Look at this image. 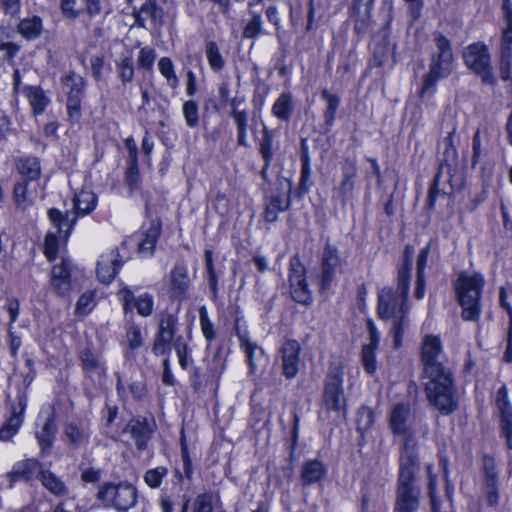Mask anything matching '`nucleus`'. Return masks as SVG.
I'll use <instances>...</instances> for the list:
<instances>
[{
	"mask_svg": "<svg viewBox=\"0 0 512 512\" xmlns=\"http://www.w3.org/2000/svg\"><path fill=\"white\" fill-rule=\"evenodd\" d=\"M410 265L408 262L399 270L396 290L385 287L378 295V315L381 319L392 322L391 332L396 347L400 345L401 334L407 323L406 299L410 283Z\"/></svg>",
	"mask_w": 512,
	"mask_h": 512,
	"instance_id": "1",
	"label": "nucleus"
},
{
	"mask_svg": "<svg viewBox=\"0 0 512 512\" xmlns=\"http://www.w3.org/2000/svg\"><path fill=\"white\" fill-rule=\"evenodd\" d=\"M418 469V457L414 445L407 440L400 457L397 497L394 512H416L419 507L420 490L414 483Z\"/></svg>",
	"mask_w": 512,
	"mask_h": 512,
	"instance_id": "2",
	"label": "nucleus"
},
{
	"mask_svg": "<svg viewBox=\"0 0 512 512\" xmlns=\"http://www.w3.org/2000/svg\"><path fill=\"white\" fill-rule=\"evenodd\" d=\"M435 49L430 56L429 71L423 78L419 96L424 98L431 95L437 82L448 78L454 70V55L450 40L443 34H433Z\"/></svg>",
	"mask_w": 512,
	"mask_h": 512,
	"instance_id": "3",
	"label": "nucleus"
},
{
	"mask_svg": "<svg viewBox=\"0 0 512 512\" xmlns=\"http://www.w3.org/2000/svg\"><path fill=\"white\" fill-rule=\"evenodd\" d=\"M485 285L482 274L477 272L459 273L454 289L459 305L462 307L461 316L465 321H477L481 312V293Z\"/></svg>",
	"mask_w": 512,
	"mask_h": 512,
	"instance_id": "4",
	"label": "nucleus"
},
{
	"mask_svg": "<svg viewBox=\"0 0 512 512\" xmlns=\"http://www.w3.org/2000/svg\"><path fill=\"white\" fill-rule=\"evenodd\" d=\"M97 197L90 190H81L73 199V211L62 213L52 208L48 211L50 221L67 237L79 216L90 214L96 207Z\"/></svg>",
	"mask_w": 512,
	"mask_h": 512,
	"instance_id": "5",
	"label": "nucleus"
},
{
	"mask_svg": "<svg viewBox=\"0 0 512 512\" xmlns=\"http://www.w3.org/2000/svg\"><path fill=\"white\" fill-rule=\"evenodd\" d=\"M454 134L455 129L448 133V135L441 142V148L443 149V158L441 160V164L439 167V171L434 179V184L430 188L428 196H427V206L429 209H433L435 205V201L438 196H444L445 193H441V191L437 188L439 182L442 178L446 177L449 181L452 174L457 171L458 166V153L456 147L454 145Z\"/></svg>",
	"mask_w": 512,
	"mask_h": 512,
	"instance_id": "6",
	"label": "nucleus"
},
{
	"mask_svg": "<svg viewBox=\"0 0 512 512\" xmlns=\"http://www.w3.org/2000/svg\"><path fill=\"white\" fill-rule=\"evenodd\" d=\"M97 497L105 506L113 507L118 511H127L134 507L137 500V491L131 484L103 485Z\"/></svg>",
	"mask_w": 512,
	"mask_h": 512,
	"instance_id": "7",
	"label": "nucleus"
},
{
	"mask_svg": "<svg viewBox=\"0 0 512 512\" xmlns=\"http://www.w3.org/2000/svg\"><path fill=\"white\" fill-rule=\"evenodd\" d=\"M344 373L338 366L331 368L326 376L323 389V407L327 411L340 413L345 410L346 397L343 389Z\"/></svg>",
	"mask_w": 512,
	"mask_h": 512,
	"instance_id": "8",
	"label": "nucleus"
},
{
	"mask_svg": "<svg viewBox=\"0 0 512 512\" xmlns=\"http://www.w3.org/2000/svg\"><path fill=\"white\" fill-rule=\"evenodd\" d=\"M463 58L465 64L477 73L484 83L494 84L495 79L490 64V55L485 45L480 43L471 44L464 51Z\"/></svg>",
	"mask_w": 512,
	"mask_h": 512,
	"instance_id": "9",
	"label": "nucleus"
},
{
	"mask_svg": "<svg viewBox=\"0 0 512 512\" xmlns=\"http://www.w3.org/2000/svg\"><path fill=\"white\" fill-rule=\"evenodd\" d=\"M429 404L442 415L453 413L458 407L457 391L455 383L439 384L425 389Z\"/></svg>",
	"mask_w": 512,
	"mask_h": 512,
	"instance_id": "10",
	"label": "nucleus"
},
{
	"mask_svg": "<svg viewBox=\"0 0 512 512\" xmlns=\"http://www.w3.org/2000/svg\"><path fill=\"white\" fill-rule=\"evenodd\" d=\"M305 274L306 269L300 258L297 256L292 257L289 274L290 293L296 302L308 305L312 301V296L306 283Z\"/></svg>",
	"mask_w": 512,
	"mask_h": 512,
	"instance_id": "11",
	"label": "nucleus"
},
{
	"mask_svg": "<svg viewBox=\"0 0 512 512\" xmlns=\"http://www.w3.org/2000/svg\"><path fill=\"white\" fill-rule=\"evenodd\" d=\"M344 264V259L340 257L337 247L330 242L325 244L321 258V288H329L334 279L335 272Z\"/></svg>",
	"mask_w": 512,
	"mask_h": 512,
	"instance_id": "12",
	"label": "nucleus"
},
{
	"mask_svg": "<svg viewBox=\"0 0 512 512\" xmlns=\"http://www.w3.org/2000/svg\"><path fill=\"white\" fill-rule=\"evenodd\" d=\"M119 300L123 304V309L125 313L132 312L134 308H136L137 313L140 316L148 317L153 312V296L144 293L139 295L138 297L134 296V293L128 288L124 287L117 293Z\"/></svg>",
	"mask_w": 512,
	"mask_h": 512,
	"instance_id": "13",
	"label": "nucleus"
},
{
	"mask_svg": "<svg viewBox=\"0 0 512 512\" xmlns=\"http://www.w3.org/2000/svg\"><path fill=\"white\" fill-rule=\"evenodd\" d=\"M177 319L174 315L162 313L159 319V327L152 347L155 355L160 356L170 348L175 335Z\"/></svg>",
	"mask_w": 512,
	"mask_h": 512,
	"instance_id": "14",
	"label": "nucleus"
},
{
	"mask_svg": "<svg viewBox=\"0 0 512 512\" xmlns=\"http://www.w3.org/2000/svg\"><path fill=\"white\" fill-rule=\"evenodd\" d=\"M495 404L500 416L501 433L506 438L508 448L512 449V406L506 386H501L496 392Z\"/></svg>",
	"mask_w": 512,
	"mask_h": 512,
	"instance_id": "15",
	"label": "nucleus"
},
{
	"mask_svg": "<svg viewBox=\"0 0 512 512\" xmlns=\"http://www.w3.org/2000/svg\"><path fill=\"white\" fill-rule=\"evenodd\" d=\"M238 337L240 347L243 349L247 357L250 374L263 370L269 362L268 356L264 350L257 345V343L253 342L247 333L238 334Z\"/></svg>",
	"mask_w": 512,
	"mask_h": 512,
	"instance_id": "16",
	"label": "nucleus"
},
{
	"mask_svg": "<svg viewBox=\"0 0 512 512\" xmlns=\"http://www.w3.org/2000/svg\"><path fill=\"white\" fill-rule=\"evenodd\" d=\"M27 407V397L22 394L17 397L15 404L12 406L11 415L6 423L0 429V440H10L18 431L23 423V414Z\"/></svg>",
	"mask_w": 512,
	"mask_h": 512,
	"instance_id": "17",
	"label": "nucleus"
},
{
	"mask_svg": "<svg viewBox=\"0 0 512 512\" xmlns=\"http://www.w3.org/2000/svg\"><path fill=\"white\" fill-rule=\"evenodd\" d=\"M409 416L410 407L404 403H398L393 407L392 411L390 412L389 423L393 433L405 436L404 445L408 440L410 442V445H414L415 448L416 444L414 442V439L408 433L407 421L409 419ZM403 450H405V446L403 447ZM403 452L404 451H402V453ZM414 453L416 454L415 449Z\"/></svg>",
	"mask_w": 512,
	"mask_h": 512,
	"instance_id": "18",
	"label": "nucleus"
},
{
	"mask_svg": "<svg viewBox=\"0 0 512 512\" xmlns=\"http://www.w3.org/2000/svg\"><path fill=\"white\" fill-rule=\"evenodd\" d=\"M64 85L69 89L67 99V110L71 121L77 122L80 119V94L83 89V80L74 74L64 78Z\"/></svg>",
	"mask_w": 512,
	"mask_h": 512,
	"instance_id": "19",
	"label": "nucleus"
},
{
	"mask_svg": "<svg viewBox=\"0 0 512 512\" xmlns=\"http://www.w3.org/2000/svg\"><path fill=\"white\" fill-rule=\"evenodd\" d=\"M443 346L440 338L435 335H426L422 341L421 362L423 368L444 364Z\"/></svg>",
	"mask_w": 512,
	"mask_h": 512,
	"instance_id": "20",
	"label": "nucleus"
},
{
	"mask_svg": "<svg viewBox=\"0 0 512 512\" xmlns=\"http://www.w3.org/2000/svg\"><path fill=\"white\" fill-rule=\"evenodd\" d=\"M123 261L120 259V254L117 250L101 255L97 263V276L98 279L104 283L109 284L116 276Z\"/></svg>",
	"mask_w": 512,
	"mask_h": 512,
	"instance_id": "21",
	"label": "nucleus"
},
{
	"mask_svg": "<svg viewBox=\"0 0 512 512\" xmlns=\"http://www.w3.org/2000/svg\"><path fill=\"white\" fill-rule=\"evenodd\" d=\"M300 344L296 340H288L283 344L282 373L287 379L294 378L299 370Z\"/></svg>",
	"mask_w": 512,
	"mask_h": 512,
	"instance_id": "22",
	"label": "nucleus"
},
{
	"mask_svg": "<svg viewBox=\"0 0 512 512\" xmlns=\"http://www.w3.org/2000/svg\"><path fill=\"white\" fill-rule=\"evenodd\" d=\"M169 292L172 298L183 299L189 289L190 279L185 265L176 264L169 276Z\"/></svg>",
	"mask_w": 512,
	"mask_h": 512,
	"instance_id": "23",
	"label": "nucleus"
},
{
	"mask_svg": "<svg viewBox=\"0 0 512 512\" xmlns=\"http://www.w3.org/2000/svg\"><path fill=\"white\" fill-rule=\"evenodd\" d=\"M357 175L356 163L352 159H346L342 166L343 179L336 189L338 197L343 203H346L353 196L355 187L354 179Z\"/></svg>",
	"mask_w": 512,
	"mask_h": 512,
	"instance_id": "24",
	"label": "nucleus"
},
{
	"mask_svg": "<svg viewBox=\"0 0 512 512\" xmlns=\"http://www.w3.org/2000/svg\"><path fill=\"white\" fill-rule=\"evenodd\" d=\"M124 431L130 433L138 449L143 450L150 439L152 426L145 418H135L129 421Z\"/></svg>",
	"mask_w": 512,
	"mask_h": 512,
	"instance_id": "25",
	"label": "nucleus"
},
{
	"mask_svg": "<svg viewBox=\"0 0 512 512\" xmlns=\"http://www.w3.org/2000/svg\"><path fill=\"white\" fill-rule=\"evenodd\" d=\"M423 377L426 380L425 389L454 382L453 373L445 363L423 368Z\"/></svg>",
	"mask_w": 512,
	"mask_h": 512,
	"instance_id": "26",
	"label": "nucleus"
},
{
	"mask_svg": "<svg viewBox=\"0 0 512 512\" xmlns=\"http://www.w3.org/2000/svg\"><path fill=\"white\" fill-rule=\"evenodd\" d=\"M40 468V463L35 459H27L18 462L7 475L10 487H12L17 480L29 481L37 474L40 476V471H42Z\"/></svg>",
	"mask_w": 512,
	"mask_h": 512,
	"instance_id": "27",
	"label": "nucleus"
},
{
	"mask_svg": "<svg viewBox=\"0 0 512 512\" xmlns=\"http://www.w3.org/2000/svg\"><path fill=\"white\" fill-rule=\"evenodd\" d=\"M42 413L46 414V419L42 429L36 433V437L41 450L45 451L52 446V442L57 431L56 412L53 407H48L47 410L42 411Z\"/></svg>",
	"mask_w": 512,
	"mask_h": 512,
	"instance_id": "28",
	"label": "nucleus"
},
{
	"mask_svg": "<svg viewBox=\"0 0 512 512\" xmlns=\"http://www.w3.org/2000/svg\"><path fill=\"white\" fill-rule=\"evenodd\" d=\"M83 370L95 382H101L105 376V366L100 358L90 350H85L80 355Z\"/></svg>",
	"mask_w": 512,
	"mask_h": 512,
	"instance_id": "29",
	"label": "nucleus"
},
{
	"mask_svg": "<svg viewBox=\"0 0 512 512\" xmlns=\"http://www.w3.org/2000/svg\"><path fill=\"white\" fill-rule=\"evenodd\" d=\"M161 233V222L153 220L150 227L143 234V238L138 242V253L142 257L151 256L154 253L155 245Z\"/></svg>",
	"mask_w": 512,
	"mask_h": 512,
	"instance_id": "30",
	"label": "nucleus"
},
{
	"mask_svg": "<svg viewBox=\"0 0 512 512\" xmlns=\"http://www.w3.org/2000/svg\"><path fill=\"white\" fill-rule=\"evenodd\" d=\"M289 206V191L282 194L272 195L268 200L264 211L265 221L269 223L275 222L278 218V214L287 210Z\"/></svg>",
	"mask_w": 512,
	"mask_h": 512,
	"instance_id": "31",
	"label": "nucleus"
},
{
	"mask_svg": "<svg viewBox=\"0 0 512 512\" xmlns=\"http://www.w3.org/2000/svg\"><path fill=\"white\" fill-rule=\"evenodd\" d=\"M139 27H145V21L151 19L154 23L161 24L163 21V10L157 5L156 0H146L135 15Z\"/></svg>",
	"mask_w": 512,
	"mask_h": 512,
	"instance_id": "32",
	"label": "nucleus"
},
{
	"mask_svg": "<svg viewBox=\"0 0 512 512\" xmlns=\"http://www.w3.org/2000/svg\"><path fill=\"white\" fill-rule=\"evenodd\" d=\"M326 474V467L319 460H309L303 464L301 480L304 485H311L323 479Z\"/></svg>",
	"mask_w": 512,
	"mask_h": 512,
	"instance_id": "33",
	"label": "nucleus"
},
{
	"mask_svg": "<svg viewBox=\"0 0 512 512\" xmlns=\"http://www.w3.org/2000/svg\"><path fill=\"white\" fill-rule=\"evenodd\" d=\"M63 433L65 440L74 448H79L89 441L90 434L88 429L73 422L65 425Z\"/></svg>",
	"mask_w": 512,
	"mask_h": 512,
	"instance_id": "34",
	"label": "nucleus"
},
{
	"mask_svg": "<svg viewBox=\"0 0 512 512\" xmlns=\"http://www.w3.org/2000/svg\"><path fill=\"white\" fill-rule=\"evenodd\" d=\"M40 481L42 485L52 494L62 497L68 494V488L65 483L49 470L40 471Z\"/></svg>",
	"mask_w": 512,
	"mask_h": 512,
	"instance_id": "35",
	"label": "nucleus"
},
{
	"mask_svg": "<svg viewBox=\"0 0 512 512\" xmlns=\"http://www.w3.org/2000/svg\"><path fill=\"white\" fill-rule=\"evenodd\" d=\"M231 116L237 128V144L242 147H249L248 143V113L245 110L232 108Z\"/></svg>",
	"mask_w": 512,
	"mask_h": 512,
	"instance_id": "36",
	"label": "nucleus"
},
{
	"mask_svg": "<svg viewBox=\"0 0 512 512\" xmlns=\"http://www.w3.org/2000/svg\"><path fill=\"white\" fill-rule=\"evenodd\" d=\"M26 96L34 114L36 115L42 114L50 103V99L46 93L37 86L28 87Z\"/></svg>",
	"mask_w": 512,
	"mask_h": 512,
	"instance_id": "37",
	"label": "nucleus"
},
{
	"mask_svg": "<svg viewBox=\"0 0 512 512\" xmlns=\"http://www.w3.org/2000/svg\"><path fill=\"white\" fill-rule=\"evenodd\" d=\"M43 31L42 20L38 16L23 19L18 25V32L27 40L38 38Z\"/></svg>",
	"mask_w": 512,
	"mask_h": 512,
	"instance_id": "38",
	"label": "nucleus"
},
{
	"mask_svg": "<svg viewBox=\"0 0 512 512\" xmlns=\"http://www.w3.org/2000/svg\"><path fill=\"white\" fill-rule=\"evenodd\" d=\"M321 97L326 101L327 106L323 114L324 123L330 129L335 121L336 112L340 105V98L327 89L321 91Z\"/></svg>",
	"mask_w": 512,
	"mask_h": 512,
	"instance_id": "39",
	"label": "nucleus"
},
{
	"mask_svg": "<svg viewBox=\"0 0 512 512\" xmlns=\"http://www.w3.org/2000/svg\"><path fill=\"white\" fill-rule=\"evenodd\" d=\"M372 9V5L368 6H359L353 5L352 7V16L355 17V24H354V30L358 34H364L366 33L371 25L370 20V12Z\"/></svg>",
	"mask_w": 512,
	"mask_h": 512,
	"instance_id": "40",
	"label": "nucleus"
},
{
	"mask_svg": "<svg viewBox=\"0 0 512 512\" xmlns=\"http://www.w3.org/2000/svg\"><path fill=\"white\" fill-rule=\"evenodd\" d=\"M17 167L19 173L29 181H34L40 176V163L35 157L21 158Z\"/></svg>",
	"mask_w": 512,
	"mask_h": 512,
	"instance_id": "41",
	"label": "nucleus"
},
{
	"mask_svg": "<svg viewBox=\"0 0 512 512\" xmlns=\"http://www.w3.org/2000/svg\"><path fill=\"white\" fill-rule=\"evenodd\" d=\"M250 19L245 23L243 29V37L254 39L264 33L261 11H252Z\"/></svg>",
	"mask_w": 512,
	"mask_h": 512,
	"instance_id": "42",
	"label": "nucleus"
},
{
	"mask_svg": "<svg viewBox=\"0 0 512 512\" xmlns=\"http://www.w3.org/2000/svg\"><path fill=\"white\" fill-rule=\"evenodd\" d=\"M502 10L505 22V27L503 28L502 43H505L506 53H508L512 47V1L503 0Z\"/></svg>",
	"mask_w": 512,
	"mask_h": 512,
	"instance_id": "43",
	"label": "nucleus"
},
{
	"mask_svg": "<svg viewBox=\"0 0 512 512\" xmlns=\"http://www.w3.org/2000/svg\"><path fill=\"white\" fill-rule=\"evenodd\" d=\"M82 1V14H85L89 19H93L101 14L109 13L108 0H81Z\"/></svg>",
	"mask_w": 512,
	"mask_h": 512,
	"instance_id": "44",
	"label": "nucleus"
},
{
	"mask_svg": "<svg viewBox=\"0 0 512 512\" xmlns=\"http://www.w3.org/2000/svg\"><path fill=\"white\" fill-rule=\"evenodd\" d=\"M292 112L291 96L283 93L275 101L272 107L274 116L281 120H288Z\"/></svg>",
	"mask_w": 512,
	"mask_h": 512,
	"instance_id": "45",
	"label": "nucleus"
},
{
	"mask_svg": "<svg viewBox=\"0 0 512 512\" xmlns=\"http://www.w3.org/2000/svg\"><path fill=\"white\" fill-rule=\"evenodd\" d=\"M205 54L212 70L220 71L225 66V60L222 57L218 45L214 41H209L205 47Z\"/></svg>",
	"mask_w": 512,
	"mask_h": 512,
	"instance_id": "46",
	"label": "nucleus"
},
{
	"mask_svg": "<svg viewBox=\"0 0 512 512\" xmlns=\"http://www.w3.org/2000/svg\"><path fill=\"white\" fill-rule=\"evenodd\" d=\"M302 161V169H301V177H300V183H299V189L303 193H307L312 186L311 181V164H310V157L306 151H303L301 156Z\"/></svg>",
	"mask_w": 512,
	"mask_h": 512,
	"instance_id": "47",
	"label": "nucleus"
},
{
	"mask_svg": "<svg viewBox=\"0 0 512 512\" xmlns=\"http://www.w3.org/2000/svg\"><path fill=\"white\" fill-rule=\"evenodd\" d=\"M160 73L166 78L171 88H176L179 84L178 77L174 72L173 63L170 58L162 57L158 62Z\"/></svg>",
	"mask_w": 512,
	"mask_h": 512,
	"instance_id": "48",
	"label": "nucleus"
},
{
	"mask_svg": "<svg viewBox=\"0 0 512 512\" xmlns=\"http://www.w3.org/2000/svg\"><path fill=\"white\" fill-rule=\"evenodd\" d=\"M260 153L265 161V167L270 165L273 157V135L266 127L263 129V138L260 143Z\"/></svg>",
	"mask_w": 512,
	"mask_h": 512,
	"instance_id": "49",
	"label": "nucleus"
},
{
	"mask_svg": "<svg viewBox=\"0 0 512 512\" xmlns=\"http://www.w3.org/2000/svg\"><path fill=\"white\" fill-rule=\"evenodd\" d=\"M183 116L188 127L194 128L199 124L198 105L195 101L188 100L183 103Z\"/></svg>",
	"mask_w": 512,
	"mask_h": 512,
	"instance_id": "50",
	"label": "nucleus"
},
{
	"mask_svg": "<svg viewBox=\"0 0 512 512\" xmlns=\"http://www.w3.org/2000/svg\"><path fill=\"white\" fill-rule=\"evenodd\" d=\"M95 306V296L93 292L83 293L76 303L75 313L80 316L89 314Z\"/></svg>",
	"mask_w": 512,
	"mask_h": 512,
	"instance_id": "51",
	"label": "nucleus"
},
{
	"mask_svg": "<svg viewBox=\"0 0 512 512\" xmlns=\"http://www.w3.org/2000/svg\"><path fill=\"white\" fill-rule=\"evenodd\" d=\"M167 473V468L163 466L150 469L145 473L144 481L150 488H158Z\"/></svg>",
	"mask_w": 512,
	"mask_h": 512,
	"instance_id": "52",
	"label": "nucleus"
},
{
	"mask_svg": "<svg viewBox=\"0 0 512 512\" xmlns=\"http://www.w3.org/2000/svg\"><path fill=\"white\" fill-rule=\"evenodd\" d=\"M60 11L70 21L76 20L82 14V9L77 8V0H60Z\"/></svg>",
	"mask_w": 512,
	"mask_h": 512,
	"instance_id": "53",
	"label": "nucleus"
},
{
	"mask_svg": "<svg viewBox=\"0 0 512 512\" xmlns=\"http://www.w3.org/2000/svg\"><path fill=\"white\" fill-rule=\"evenodd\" d=\"M429 496L431 498L432 512H444L446 508L435 497L436 478L432 475V466H427Z\"/></svg>",
	"mask_w": 512,
	"mask_h": 512,
	"instance_id": "54",
	"label": "nucleus"
},
{
	"mask_svg": "<svg viewBox=\"0 0 512 512\" xmlns=\"http://www.w3.org/2000/svg\"><path fill=\"white\" fill-rule=\"evenodd\" d=\"M119 76L123 82H131L134 77V65L131 57H123L117 63Z\"/></svg>",
	"mask_w": 512,
	"mask_h": 512,
	"instance_id": "55",
	"label": "nucleus"
},
{
	"mask_svg": "<svg viewBox=\"0 0 512 512\" xmlns=\"http://www.w3.org/2000/svg\"><path fill=\"white\" fill-rule=\"evenodd\" d=\"M126 340L130 350H137L143 345V337L140 327L135 324L129 325L126 331Z\"/></svg>",
	"mask_w": 512,
	"mask_h": 512,
	"instance_id": "56",
	"label": "nucleus"
},
{
	"mask_svg": "<svg viewBox=\"0 0 512 512\" xmlns=\"http://www.w3.org/2000/svg\"><path fill=\"white\" fill-rule=\"evenodd\" d=\"M378 348L364 345L362 349V363L368 374H373L376 370L375 352Z\"/></svg>",
	"mask_w": 512,
	"mask_h": 512,
	"instance_id": "57",
	"label": "nucleus"
},
{
	"mask_svg": "<svg viewBox=\"0 0 512 512\" xmlns=\"http://www.w3.org/2000/svg\"><path fill=\"white\" fill-rule=\"evenodd\" d=\"M374 422V414L373 411L369 408L363 407L359 410L357 414V429L360 432L367 431Z\"/></svg>",
	"mask_w": 512,
	"mask_h": 512,
	"instance_id": "58",
	"label": "nucleus"
},
{
	"mask_svg": "<svg viewBox=\"0 0 512 512\" xmlns=\"http://www.w3.org/2000/svg\"><path fill=\"white\" fill-rule=\"evenodd\" d=\"M512 67V44L511 49L506 53L505 43L501 46L500 73L504 81L510 80V68Z\"/></svg>",
	"mask_w": 512,
	"mask_h": 512,
	"instance_id": "59",
	"label": "nucleus"
},
{
	"mask_svg": "<svg viewBox=\"0 0 512 512\" xmlns=\"http://www.w3.org/2000/svg\"><path fill=\"white\" fill-rule=\"evenodd\" d=\"M14 199H15V203L18 207H21L23 209L26 207V205L29 201L26 182L19 181L15 184Z\"/></svg>",
	"mask_w": 512,
	"mask_h": 512,
	"instance_id": "60",
	"label": "nucleus"
},
{
	"mask_svg": "<svg viewBox=\"0 0 512 512\" xmlns=\"http://www.w3.org/2000/svg\"><path fill=\"white\" fill-rule=\"evenodd\" d=\"M156 58L154 49L144 47L140 50L138 55V66L143 69H151Z\"/></svg>",
	"mask_w": 512,
	"mask_h": 512,
	"instance_id": "61",
	"label": "nucleus"
},
{
	"mask_svg": "<svg viewBox=\"0 0 512 512\" xmlns=\"http://www.w3.org/2000/svg\"><path fill=\"white\" fill-rule=\"evenodd\" d=\"M140 183V174L138 169V163L128 162V168L126 171V184L131 190L138 188Z\"/></svg>",
	"mask_w": 512,
	"mask_h": 512,
	"instance_id": "62",
	"label": "nucleus"
},
{
	"mask_svg": "<svg viewBox=\"0 0 512 512\" xmlns=\"http://www.w3.org/2000/svg\"><path fill=\"white\" fill-rule=\"evenodd\" d=\"M58 253V240L56 235L48 233L44 242V254L49 261H53Z\"/></svg>",
	"mask_w": 512,
	"mask_h": 512,
	"instance_id": "63",
	"label": "nucleus"
},
{
	"mask_svg": "<svg viewBox=\"0 0 512 512\" xmlns=\"http://www.w3.org/2000/svg\"><path fill=\"white\" fill-rule=\"evenodd\" d=\"M191 512H213L211 496L200 494L193 502Z\"/></svg>",
	"mask_w": 512,
	"mask_h": 512,
	"instance_id": "64",
	"label": "nucleus"
}]
</instances>
